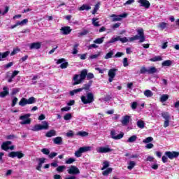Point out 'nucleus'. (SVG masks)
I'll list each match as a JSON object with an SVG mask.
<instances>
[{"label":"nucleus","mask_w":179,"mask_h":179,"mask_svg":"<svg viewBox=\"0 0 179 179\" xmlns=\"http://www.w3.org/2000/svg\"><path fill=\"white\" fill-rule=\"evenodd\" d=\"M86 76H87V70L83 69L80 71V75L76 74L73 78V80H74V83H73V86H76V85H80L85 79H86Z\"/></svg>","instance_id":"1"},{"label":"nucleus","mask_w":179,"mask_h":179,"mask_svg":"<svg viewBox=\"0 0 179 179\" xmlns=\"http://www.w3.org/2000/svg\"><path fill=\"white\" fill-rule=\"evenodd\" d=\"M92 85H93V80H90L88 82V83L84 84L81 88H78V89L70 91L69 94L71 96H75L76 93L83 92V90H85L86 93H88V92H90V87H92Z\"/></svg>","instance_id":"2"},{"label":"nucleus","mask_w":179,"mask_h":179,"mask_svg":"<svg viewBox=\"0 0 179 179\" xmlns=\"http://www.w3.org/2000/svg\"><path fill=\"white\" fill-rule=\"evenodd\" d=\"M138 35L130 37L129 38V41H135V40H139L138 43H144L146 41V38L145 37V32L143 28L137 29Z\"/></svg>","instance_id":"3"},{"label":"nucleus","mask_w":179,"mask_h":179,"mask_svg":"<svg viewBox=\"0 0 179 179\" xmlns=\"http://www.w3.org/2000/svg\"><path fill=\"white\" fill-rule=\"evenodd\" d=\"M87 96H81V101L84 104H90L94 101V95L92 92H86Z\"/></svg>","instance_id":"4"},{"label":"nucleus","mask_w":179,"mask_h":179,"mask_svg":"<svg viewBox=\"0 0 179 179\" xmlns=\"http://www.w3.org/2000/svg\"><path fill=\"white\" fill-rule=\"evenodd\" d=\"M42 124H35L31 130L34 131V132H37L38 131H45L48 129V128H50V126L48 125V122L43 121L42 122Z\"/></svg>","instance_id":"5"},{"label":"nucleus","mask_w":179,"mask_h":179,"mask_svg":"<svg viewBox=\"0 0 179 179\" xmlns=\"http://www.w3.org/2000/svg\"><path fill=\"white\" fill-rule=\"evenodd\" d=\"M34 103H36V98L31 96L29 99L22 98L18 104L21 107H24V106H27V104H34Z\"/></svg>","instance_id":"6"},{"label":"nucleus","mask_w":179,"mask_h":179,"mask_svg":"<svg viewBox=\"0 0 179 179\" xmlns=\"http://www.w3.org/2000/svg\"><path fill=\"white\" fill-rule=\"evenodd\" d=\"M157 72V69L155 66H152L150 69H146L145 66H142L140 69V73L145 74L148 73V75H152L153 73H156Z\"/></svg>","instance_id":"7"},{"label":"nucleus","mask_w":179,"mask_h":179,"mask_svg":"<svg viewBox=\"0 0 179 179\" xmlns=\"http://www.w3.org/2000/svg\"><path fill=\"white\" fill-rule=\"evenodd\" d=\"M161 115L165 121L164 122V128H167L169 125H170V120H171V117L170 116V113L169 112H163L161 113Z\"/></svg>","instance_id":"8"},{"label":"nucleus","mask_w":179,"mask_h":179,"mask_svg":"<svg viewBox=\"0 0 179 179\" xmlns=\"http://www.w3.org/2000/svg\"><path fill=\"white\" fill-rule=\"evenodd\" d=\"M30 115H31L30 113H27L20 117V120H22L21 125H27L31 122V120L29 118Z\"/></svg>","instance_id":"9"},{"label":"nucleus","mask_w":179,"mask_h":179,"mask_svg":"<svg viewBox=\"0 0 179 179\" xmlns=\"http://www.w3.org/2000/svg\"><path fill=\"white\" fill-rule=\"evenodd\" d=\"M110 137L112 139H115V141L122 139V138H124V132H120V134H117L115 129H113L110 131Z\"/></svg>","instance_id":"10"},{"label":"nucleus","mask_w":179,"mask_h":179,"mask_svg":"<svg viewBox=\"0 0 179 179\" xmlns=\"http://www.w3.org/2000/svg\"><path fill=\"white\" fill-rule=\"evenodd\" d=\"M8 157H11L12 159H15V157L22 159V157H24V154H23L22 151H12L8 154Z\"/></svg>","instance_id":"11"},{"label":"nucleus","mask_w":179,"mask_h":179,"mask_svg":"<svg viewBox=\"0 0 179 179\" xmlns=\"http://www.w3.org/2000/svg\"><path fill=\"white\" fill-rule=\"evenodd\" d=\"M165 156H166V157L171 160H173V159H177V157L179 156V152L177 151H166L165 152Z\"/></svg>","instance_id":"12"},{"label":"nucleus","mask_w":179,"mask_h":179,"mask_svg":"<svg viewBox=\"0 0 179 179\" xmlns=\"http://www.w3.org/2000/svg\"><path fill=\"white\" fill-rule=\"evenodd\" d=\"M117 71H118V69H110L108 71V76L109 77L108 82L110 83H111V82L114 80V78H115V75H116L115 72H117Z\"/></svg>","instance_id":"13"},{"label":"nucleus","mask_w":179,"mask_h":179,"mask_svg":"<svg viewBox=\"0 0 179 179\" xmlns=\"http://www.w3.org/2000/svg\"><path fill=\"white\" fill-rule=\"evenodd\" d=\"M68 173L69 174H71L73 176H76L77 174H80V171L79 170L78 168H77L76 166H71L69 169H68Z\"/></svg>","instance_id":"14"},{"label":"nucleus","mask_w":179,"mask_h":179,"mask_svg":"<svg viewBox=\"0 0 179 179\" xmlns=\"http://www.w3.org/2000/svg\"><path fill=\"white\" fill-rule=\"evenodd\" d=\"M97 152L98 153H110V152H113V149L108 147H100Z\"/></svg>","instance_id":"15"},{"label":"nucleus","mask_w":179,"mask_h":179,"mask_svg":"<svg viewBox=\"0 0 179 179\" xmlns=\"http://www.w3.org/2000/svg\"><path fill=\"white\" fill-rule=\"evenodd\" d=\"M138 3H141V6L145 8V9L150 8V3L148 0H138Z\"/></svg>","instance_id":"16"},{"label":"nucleus","mask_w":179,"mask_h":179,"mask_svg":"<svg viewBox=\"0 0 179 179\" xmlns=\"http://www.w3.org/2000/svg\"><path fill=\"white\" fill-rule=\"evenodd\" d=\"M12 143V141H6V142H3L1 144V150H4L5 152H8V150H9V145H10Z\"/></svg>","instance_id":"17"},{"label":"nucleus","mask_w":179,"mask_h":179,"mask_svg":"<svg viewBox=\"0 0 179 179\" xmlns=\"http://www.w3.org/2000/svg\"><path fill=\"white\" fill-rule=\"evenodd\" d=\"M61 31H62V34L66 36L68 34H71L72 29H71V27H62Z\"/></svg>","instance_id":"18"},{"label":"nucleus","mask_w":179,"mask_h":179,"mask_svg":"<svg viewBox=\"0 0 179 179\" xmlns=\"http://www.w3.org/2000/svg\"><path fill=\"white\" fill-rule=\"evenodd\" d=\"M30 50H40L41 48V43L36 42L31 43L29 46Z\"/></svg>","instance_id":"19"},{"label":"nucleus","mask_w":179,"mask_h":179,"mask_svg":"<svg viewBox=\"0 0 179 179\" xmlns=\"http://www.w3.org/2000/svg\"><path fill=\"white\" fill-rule=\"evenodd\" d=\"M3 92H0V97H1V99L6 97V96L9 94V88H8V87H3Z\"/></svg>","instance_id":"20"},{"label":"nucleus","mask_w":179,"mask_h":179,"mask_svg":"<svg viewBox=\"0 0 179 179\" xmlns=\"http://www.w3.org/2000/svg\"><path fill=\"white\" fill-rule=\"evenodd\" d=\"M129 120H131V116L126 115L121 120L122 125H124V127L128 125V124H129Z\"/></svg>","instance_id":"21"},{"label":"nucleus","mask_w":179,"mask_h":179,"mask_svg":"<svg viewBox=\"0 0 179 179\" xmlns=\"http://www.w3.org/2000/svg\"><path fill=\"white\" fill-rule=\"evenodd\" d=\"M57 135V131L54 129H51L45 134L46 138H52Z\"/></svg>","instance_id":"22"},{"label":"nucleus","mask_w":179,"mask_h":179,"mask_svg":"<svg viewBox=\"0 0 179 179\" xmlns=\"http://www.w3.org/2000/svg\"><path fill=\"white\" fill-rule=\"evenodd\" d=\"M53 142L55 145H62V137L58 136L53 138Z\"/></svg>","instance_id":"23"},{"label":"nucleus","mask_w":179,"mask_h":179,"mask_svg":"<svg viewBox=\"0 0 179 179\" xmlns=\"http://www.w3.org/2000/svg\"><path fill=\"white\" fill-rule=\"evenodd\" d=\"M65 170H66V166L65 165L59 166L56 169V171H57V173H64Z\"/></svg>","instance_id":"24"},{"label":"nucleus","mask_w":179,"mask_h":179,"mask_svg":"<svg viewBox=\"0 0 179 179\" xmlns=\"http://www.w3.org/2000/svg\"><path fill=\"white\" fill-rule=\"evenodd\" d=\"M100 2H98L94 7L93 10L92 11V15H96V13H97V10H99V9H100Z\"/></svg>","instance_id":"25"},{"label":"nucleus","mask_w":179,"mask_h":179,"mask_svg":"<svg viewBox=\"0 0 179 179\" xmlns=\"http://www.w3.org/2000/svg\"><path fill=\"white\" fill-rule=\"evenodd\" d=\"M97 20H99V18L93 17L92 18V24L95 27H100V26H101V25L99 23V21H97Z\"/></svg>","instance_id":"26"},{"label":"nucleus","mask_w":179,"mask_h":179,"mask_svg":"<svg viewBox=\"0 0 179 179\" xmlns=\"http://www.w3.org/2000/svg\"><path fill=\"white\" fill-rule=\"evenodd\" d=\"M80 150H81V153H85L86 152L90 151L92 150V147L90 146L80 147Z\"/></svg>","instance_id":"27"},{"label":"nucleus","mask_w":179,"mask_h":179,"mask_svg":"<svg viewBox=\"0 0 179 179\" xmlns=\"http://www.w3.org/2000/svg\"><path fill=\"white\" fill-rule=\"evenodd\" d=\"M90 9H92V7L86 4H83L78 8V10H90Z\"/></svg>","instance_id":"28"},{"label":"nucleus","mask_w":179,"mask_h":179,"mask_svg":"<svg viewBox=\"0 0 179 179\" xmlns=\"http://www.w3.org/2000/svg\"><path fill=\"white\" fill-rule=\"evenodd\" d=\"M135 166H136V163H135V162H134V161H130L128 163L127 169H128V170H132V169H134L135 167Z\"/></svg>","instance_id":"29"},{"label":"nucleus","mask_w":179,"mask_h":179,"mask_svg":"<svg viewBox=\"0 0 179 179\" xmlns=\"http://www.w3.org/2000/svg\"><path fill=\"white\" fill-rule=\"evenodd\" d=\"M173 62L171 60H165L162 62V66H171Z\"/></svg>","instance_id":"30"},{"label":"nucleus","mask_w":179,"mask_h":179,"mask_svg":"<svg viewBox=\"0 0 179 179\" xmlns=\"http://www.w3.org/2000/svg\"><path fill=\"white\" fill-rule=\"evenodd\" d=\"M162 58L160 56H155L151 59H150V61H151V62H157V61H162Z\"/></svg>","instance_id":"31"},{"label":"nucleus","mask_w":179,"mask_h":179,"mask_svg":"<svg viewBox=\"0 0 179 179\" xmlns=\"http://www.w3.org/2000/svg\"><path fill=\"white\" fill-rule=\"evenodd\" d=\"M76 135L78 136H82V137H85V136H89V133H87V131H78L76 133Z\"/></svg>","instance_id":"32"},{"label":"nucleus","mask_w":179,"mask_h":179,"mask_svg":"<svg viewBox=\"0 0 179 179\" xmlns=\"http://www.w3.org/2000/svg\"><path fill=\"white\" fill-rule=\"evenodd\" d=\"M136 139H138V137L136 136V135H133L128 138L127 142H129V143H132L135 142Z\"/></svg>","instance_id":"33"},{"label":"nucleus","mask_w":179,"mask_h":179,"mask_svg":"<svg viewBox=\"0 0 179 179\" xmlns=\"http://www.w3.org/2000/svg\"><path fill=\"white\" fill-rule=\"evenodd\" d=\"M110 17H113V22H120L121 21V17H120V15H117L115 14H113Z\"/></svg>","instance_id":"34"},{"label":"nucleus","mask_w":179,"mask_h":179,"mask_svg":"<svg viewBox=\"0 0 179 179\" xmlns=\"http://www.w3.org/2000/svg\"><path fill=\"white\" fill-rule=\"evenodd\" d=\"M104 37L97 38L94 41V44H102L104 41Z\"/></svg>","instance_id":"35"},{"label":"nucleus","mask_w":179,"mask_h":179,"mask_svg":"<svg viewBox=\"0 0 179 179\" xmlns=\"http://www.w3.org/2000/svg\"><path fill=\"white\" fill-rule=\"evenodd\" d=\"M137 127L141 128V129H143V128H145V122L143 120H138L137 122Z\"/></svg>","instance_id":"36"},{"label":"nucleus","mask_w":179,"mask_h":179,"mask_svg":"<svg viewBox=\"0 0 179 179\" xmlns=\"http://www.w3.org/2000/svg\"><path fill=\"white\" fill-rule=\"evenodd\" d=\"M169 100V95L167 94H162L160 97L161 103H164V101H167Z\"/></svg>","instance_id":"37"},{"label":"nucleus","mask_w":179,"mask_h":179,"mask_svg":"<svg viewBox=\"0 0 179 179\" xmlns=\"http://www.w3.org/2000/svg\"><path fill=\"white\" fill-rule=\"evenodd\" d=\"M113 55H114V51L110 50L108 52L104 57L105 59H110V58H113Z\"/></svg>","instance_id":"38"},{"label":"nucleus","mask_w":179,"mask_h":179,"mask_svg":"<svg viewBox=\"0 0 179 179\" xmlns=\"http://www.w3.org/2000/svg\"><path fill=\"white\" fill-rule=\"evenodd\" d=\"M144 96H145V97H152V96H153V92H152L150 90H146L144 92Z\"/></svg>","instance_id":"39"},{"label":"nucleus","mask_w":179,"mask_h":179,"mask_svg":"<svg viewBox=\"0 0 179 179\" xmlns=\"http://www.w3.org/2000/svg\"><path fill=\"white\" fill-rule=\"evenodd\" d=\"M110 173H113V168H108L102 173V174L103 176H108V174H110Z\"/></svg>","instance_id":"40"},{"label":"nucleus","mask_w":179,"mask_h":179,"mask_svg":"<svg viewBox=\"0 0 179 179\" xmlns=\"http://www.w3.org/2000/svg\"><path fill=\"white\" fill-rule=\"evenodd\" d=\"M158 27L162 29V30H164V29H166V27H167V23L164 22H162L159 24Z\"/></svg>","instance_id":"41"},{"label":"nucleus","mask_w":179,"mask_h":179,"mask_svg":"<svg viewBox=\"0 0 179 179\" xmlns=\"http://www.w3.org/2000/svg\"><path fill=\"white\" fill-rule=\"evenodd\" d=\"M10 54V51H6L1 53V59L6 58V57H8Z\"/></svg>","instance_id":"42"},{"label":"nucleus","mask_w":179,"mask_h":179,"mask_svg":"<svg viewBox=\"0 0 179 179\" xmlns=\"http://www.w3.org/2000/svg\"><path fill=\"white\" fill-rule=\"evenodd\" d=\"M69 66V63L68 62H64L63 63L61 64L60 68L61 69H66V68H68Z\"/></svg>","instance_id":"43"},{"label":"nucleus","mask_w":179,"mask_h":179,"mask_svg":"<svg viewBox=\"0 0 179 179\" xmlns=\"http://www.w3.org/2000/svg\"><path fill=\"white\" fill-rule=\"evenodd\" d=\"M29 22V20L27 18L22 20V21H18L20 26H24V24H27Z\"/></svg>","instance_id":"44"},{"label":"nucleus","mask_w":179,"mask_h":179,"mask_svg":"<svg viewBox=\"0 0 179 179\" xmlns=\"http://www.w3.org/2000/svg\"><path fill=\"white\" fill-rule=\"evenodd\" d=\"M103 167L101 168V170H106V169H108V167H110V163L108 161H105L103 162Z\"/></svg>","instance_id":"45"},{"label":"nucleus","mask_w":179,"mask_h":179,"mask_svg":"<svg viewBox=\"0 0 179 179\" xmlns=\"http://www.w3.org/2000/svg\"><path fill=\"white\" fill-rule=\"evenodd\" d=\"M143 142V143H150V142H153V137H147Z\"/></svg>","instance_id":"46"},{"label":"nucleus","mask_w":179,"mask_h":179,"mask_svg":"<svg viewBox=\"0 0 179 179\" xmlns=\"http://www.w3.org/2000/svg\"><path fill=\"white\" fill-rule=\"evenodd\" d=\"M120 36H117L116 38H112L109 41V44H113V43H115V41H120Z\"/></svg>","instance_id":"47"},{"label":"nucleus","mask_w":179,"mask_h":179,"mask_svg":"<svg viewBox=\"0 0 179 179\" xmlns=\"http://www.w3.org/2000/svg\"><path fill=\"white\" fill-rule=\"evenodd\" d=\"M72 118V114L71 113H67L64 116V120L65 121H69Z\"/></svg>","instance_id":"48"},{"label":"nucleus","mask_w":179,"mask_h":179,"mask_svg":"<svg viewBox=\"0 0 179 179\" xmlns=\"http://www.w3.org/2000/svg\"><path fill=\"white\" fill-rule=\"evenodd\" d=\"M101 54V52H99L98 54L96 55H92L90 56V59H97V58H99V57H100V55Z\"/></svg>","instance_id":"49"},{"label":"nucleus","mask_w":179,"mask_h":179,"mask_svg":"<svg viewBox=\"0 0 179 179\" xmlns=\"http://www.w3.org/2000/svg\"><path fill=\"white\" fill-rule=\"evenodd\" d=\"M18 100L17 97H14L12 100L11 107H15L17 104Z\"/></svg>","instance_id":"50"},{"label":"nucleus","mask_w":179,"mask_h":179,"mask_svg":"<svg viewBox=\"0 0 179 179\" xmlns=\"http://www.w3.org/2000/svg\"><path fill=\"white\" fill-rule=\"evenodd\" d=\"M74 135L73 131L72 130H69V132L66 134V136H67V138H73Z\"/></svg>","instance_id":"51"},{"label":"nucleus","mask_w":179,"mask_h":179,"mask_svg":"<svg viewBox=\"0 0 179 179\" xmlns=\"http://www.w3.org/2000/svg\"><path fill=\"white\" fill-rule=\"evenodd\" d=\"M41 152H42V153H43V155H46L48 156L50 155V150H48V148H43L41 150Z\"/></svg>","instance_id":"52"},{"label":"nucleus","mask_w":179,"mask_h":179,"mask_svg":"<svg viewBox=\"0 0 179 179\" xmlns=\"http://www.w3.org/2000/svg\"><path fill=\"white\" fill-rule=\"evenodd\" d=\"M79 36H87V34H89V30L87 29H83V31L80 32Z\"/></svg>","instance_id":"53"},{"label":"nucleus","mask_w":179,"mask_h":179,"mask_svg":"<svg viewBox=\"0 0 179 179\" xmlns=\"http://www.w3.org/2000/svg\"><path fill=\"white\" fill-rule=\"evenodd\" d=\"M75 157H82V151L80 150V148L77 151H76Z\"/></svg>","instance_id":"54"},{"label":"nucleus","mask_w":179,"mask_h":179,"mask_svg":"<svg viewBox=\"0 0 179 179\" xmlns=\"http://www.w3.org/2000/svg\"><path fill=\"white\" fill-rule=\"evenodd\" d=\"M74 162H76V159L74 158H69L65 162V163L66 164H72V163H73Z\"/></svg>","instance_id":"55"},{"label":"nucleus","mask_w":179,"mask_h":179,"mask_svg":"<svg viewBox=\"0 0 179 179\" xmlns=\"http://www.w3.org/2000/svg\"><path fill=\"white\" fill-rule=\"evenodd\" d=\"M20 92V90L19 88H14L13 89V91L11 92L12 96H15V94H17Z\"/></svg>","instance_id":"56"},{"label":"nucleus","mask_w":179,"mask_h":179,"mask_svg":"<svg viewBox=\"0 0 179 179\" xmlns=\"http://www.w3.org/2000/svg\"><path fill=\"white\" fill-rule=\"evenodd\" d=\"M122 55H124V52H117L113 57L114 58H120V57H122Z\"/></svg>","instance_id":"57"},{"label":"nucleus","mask_w":179,"mask_h":179,"mask_svg":"<svg viewBox=\"0 0 179 179\" xmlns=\"http://www.w3.org/2000/svg\"><path fill=\"white\" fill-rule=\"evenodd\" d=\"M57 155H58V153L57 152H51L50 154H49L48 157L49 159H54V157H55Z\"/></svg>","instance_id":"58"},{"label":"nucleus","mask_w":179,"mask_h":179,"mask_svg":"<svg viewBox=\"0 0 179 179\" xmlns=\"http://www.w3.org/2000/svg\"><path fill=\"white\" fill-rule=\"evenodd\" d=\"M94 78V75L92 73H87V78L88 80H90V79H93Z\"/></svg>","instance_id":"59"},{"label":"nucleus","mask_w":179,"mask_h":179,"mask_svg":"<svg viewBox=\"0 0 179 179\" xmlns=\"http://www.w3.org/2000/svg\"><path fill=\"white\" fill-rule=\"evenodd\" d=\"M19 73H20V71H17V70L14 71L11 75V78H15V77L17 76V75H19Z\"/></svg>","instance_id":"60"},{"label":"nucleus","mask_w":179,"mask_h":179,"mask_svg":"<svg viewBox=\"0 0 179 179\" xmlns=\"http://www.w3.org/2000/svg\"><path fill=\"white\" fill-rule=\"evenodd\" d=\"M128 65H129V64H128V58L124 57L123 59V66H128Z\"/></svg>","instance_id":"61"},{"label":"nucleus","mask_w":179,"mask_h":179,"mask_svg":"<svg viewBox=\"0 0 179 179\" xmlns=\"http://www.w3.org/2000/svg\"><path fill=\"white\" fill-rule=\"evenodd\" d=\"M120 41H121V43H128V38H127V37H123L121 38V36H120Z\"/></svg>","instance_id":"62"},{"label":"nucleus","mask_w":179,"mask_h":179,"mask_svg":"<svg viewBox=\"0 0 179 179\" xmlns=\"http://www.w3.org/2000/svg\"><path fill=\"white\" fill-rule=\"evenodd\" d=\"M65 59L64 58H62V59H59L56 64H57V65H59V64H62L63 62H65Z\"/></svg>","instance_id":"63"},{"label":"nucleus","mask_w":179,"mask_h":179,"mask_svg":"<svg viewBox=\"0 0 179 179\" xmlns=\"http://www.w3.org/2000/svg\"><path fill=\"white\" fill-rule=\"evenodd\" d=\"M15 138H16V136L13 134H10L6 136V139H8V140L15 139Z\"/></svg>","instance_id":"64"}]
</instances>
